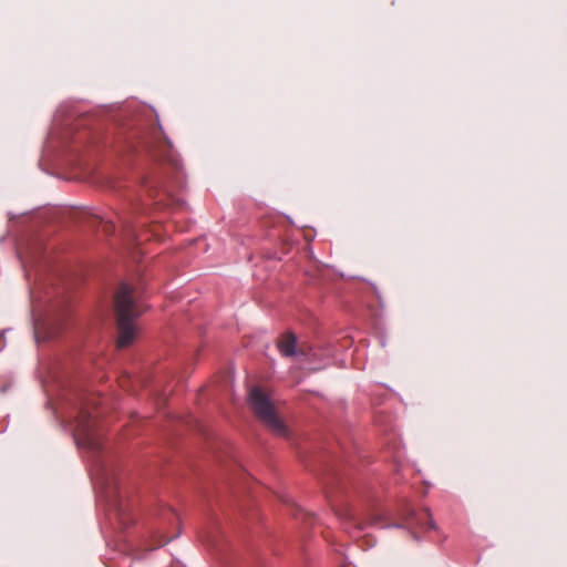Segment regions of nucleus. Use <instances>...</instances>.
<instances>
[{
  "label": "nucleus",
  "instance_id": "nucleus-3",
  "mask_svg": "<svg viewBox=\"0 0 567 567\" xmlns=\"http://www.w3.org/2000/svg\"><path fill=\"white\" fill-rule=\"evenodd\" d=\"M73 439L79 446L86 447L93 452H100L102 450V442L91 414L83 406L76 411Z\"/></svg>",
  "mask_w": 567,
  "mask_h": 567
},
{
  "label": "nucleus",
  "instance_id": "nucleus-2",
  "mask_svg": "<svg viewBox=\"0 0 567 567\" xmlns=\"http://www.w3.org/2000/svg\"><path fill=\"white\" fill-rule=\"evenodd\" d=\"M249 403L257 419L271 432L280 436L287 434V427L276 414L271 400L259 386L250 389Z\"/></svg>",
  "mask_w": 567,
  "mask_h": 567
},
{
  "label": "nucleus",
  "instance_id": "nucleus-5",
  "mask_svg": "<svg viewBox=\"0 0 567 567\" xmlns=\"http://www.w3.org/2000/svg\"><path fill=\"white\" fill-rule=\"evenodd\" d=\"M430 526L431 528H434V523L432 520L430 522Z\"/></svg>",
  "mask_w": 567,
  "mask_h": 567
},
{
  "label": "nucleus",
  "instance_id": "nucleus-4",
  "mask_svg": "<svg viewBox=\"0 0 567 567\" xmlns=\"http://www.w3.org/2000/svg\"><path fill=\"white\" fill-rule=\"evenodd\" d=\"M278 349L284 357L297 354V338L293 333H287L279 342Z\"/></svg>",
  "mask_w": 567,
  "mask_h": 567
},
{
  "label": "nucleus",
  "instance_id": "nucleus-1",
  "mask_svg": "<svg viewBox=\"0 0 567 567\" xmlns=\"http://www.w3.org/2000/svg\"><path fill=\"white\" fill-rule=\"evenodd\" d=\"M114 302L118 330L117 347L125 348L135 340V320L142 315L143 309L134 300L133 288L125 282L120 285Z\"/></svg>",
  "mask_w": 567,
  "mask_h": 567
}]
</instances>
